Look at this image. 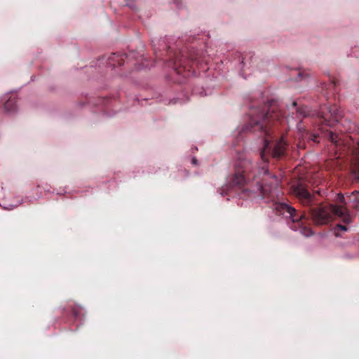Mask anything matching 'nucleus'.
Here are the masks:
<instances>
[{
    "instance_id": "obj_1",
    "label": "nucleus",
    "mask_w": 359,
    "mask_h": 359,
    "mask_svg": "<svg viewBox=\"0 0 359 359\" xmlns=\"http://www.w3.org/2000/svg\"><path fill=\"white\" fill-rule=\"evenodd\" d=\"M312 219L316 225H323L332 221L331 205L320 206L311 211Z\"/></svg>"
},
{
    "instance_id": "obj_2",
    "label": "nucleus",
    "mask_w": 359,
    "mask_h": 359,
    "mask_svg": "<svg viewBox=\"0 0 359 359\" xmlns=\"http://www.w3.org/2000/svg\"><path fill=\"white\" fill-rule=\"evenodd\" d=\"M285 207L287 212L290 214V217L292 219V222L294 223H297V226L296 227L295 230H299L301 233L304 236H309L312 235V231L309 228L304 226V224L302 222V220L306 218L305 215L302 214L299 218H294L296 210L294 208L289 206L287 205H285Z\"/></svg>"
},
{
    "instance_id": "obj_3",
    "label": "nucleus",
    "mask_w": 359,
    "mask_h": 359,
    "mask_svg": "<svg viewBox=\"0 0 359 359\" xmlns=\"http://www.w3.org/2000/svg\"><path fill=\"white\" fill-rule=\"evenodd\" d=\"M332 215H337L341 219L344 223L349 224L352 222V217L350 215L347 209L343 206L331 205Z\"/></svg>"
},
{
    "instance_id": "obj_4",
    "label": "nucleus",
    "mask_w": 359,
    "mask_h": 359,
    "mask_svg": "<svg viewBox=\"0 0 359 359\" xmlns=\"http://www.w3.org/2000/svg\"><path fill=\"white\" fill-rule=\"evenodd\" d=\"M294 193L298 198L301 200H304L306 202H309L311 200V194L302 184H298L294 188Z\"/></svg>"
},
{
    "instance_id": "obj_5",
    "label": "nucleus",
    "mask_w": 359,
    "mask_h": 359,
    "mask_svg": "<svg viewBox=\"0 0 359 359\" xmlns=\"http://www.w3.org/2000/svg\"><path fill=\"white\" fill-rule=\"evenodd\" d=\"M285 145H286V143L285 142V141L283 140H281L279 142H278L274 148V150H273V157H276V158L280 157L284 153Z\"/></svg>"
},
{
    "instance_id": "obj_6",
    "label": "nucleus",
    "mask_w": 359,
    "mask_h": 359,
    "mask_svg": "<svg viewBox=\"0 0 359 359\" xmlns=\"http://www.w3.org/2000/svg\"><path fill=\"white\" fill-rule=\"evenodd\" d=\"M349 198H350V201L353 202V203H359V192L357 191V192H353L350 196H349Z\"/></svg>"
},
{
    "instance_id": "obj_7",
    "label": "nucleus",
    "mask_w": 359,
    "mask_h": 359,
    "mask_svg": "<svg viewBox=\"0 0 359 359\" xmlns=\"http://www.w3.org/2000/svg\"><path fill=\"white\" fill-rule=\"evenodd\" d=\"M338 230L346 231H347V228L345 226H343V225H341V224H338L336 226V229H335V235H336V236H339V233L337 232Z\"/></svg>"
},
{
    "instance_id": "obj_8",
    "label": "nucleus",
    "mask_w": 359,
    "mask_h": 359,
    "mask_svg": "<svg viewBox=\"0 0 359 359\" xmlns=\"http://www.w3.org/2000/svg\"><path fill=\"white\" fill-rule=\"evenodd\" d=\"M244 180V177L242 175H238L236 177V184H240L241 182H243V181Z\"/></svg>"
},
{
    "instance_id": "obj_9",
    "label": "nucleus",
    "mask_w": 359,
    "mask_h": 359,
    "mask_svg": "<svg viewBox=\"0 0 359 359\" xmlns=\"http://www.w3.org/2000/svg\"><path fill=\"white\" fill-rule=\"evenodd\" d=\"M337 201L342 203H346L344 196L342 194H338L337 196Z\"/></svg>"
},
{
    "instance_id": "obj_10",
    "label": "nucleus",
    "mask_w": 359,
    "mask_h": 359,
    "mask_svg": "<svg viewBox=\"0 0 359 359\" xmlns=\"http://www.w3.org/2000/svg\"><path fill=\"white\" fill-rule=\"evenodd\" d=\"M330 137H331V140H332V142H337V135L331 133Z\"/></svg>"
},
{
    "instance_id": "obj_11",
    "label": "nucleus",
    "mask_w": 359,
    "mask_h": 359,
    "mask_svg": "<svg viewBox=\"0 0 359 359\" xmlns=\"http://www.w3.org/2000/svg\"><path fill=\"white\" fill-rule=\"evenodd\" d=\"M269 145V142L267 141L265 142V146H264V150L266 149V148L268 147Z\"/></svg>"
},
{
    "instance_id": "obj_12",
    "label": "nucleus",
    "mask_w": 359,
    "mask_h": 359,
    "mask_svg": "<svg viewBox=\"0 0 359 359\" xmlns=\"http://www.w3.org/2000/svg\"><path fill=\"white\" fill-rule=\"evenodd\" d=\"M264 150L263 151H262V153H261V156H262V159H264Z\"/></svg>"
},
{
    "instance_id": "obj_13",
    "label": "nucleus",
    "mask_w": 359,
    "mask_h": 359,
    "mask_svg": "<svg viewBox=\"0 0 359 359\" xmlns=\"http://www.w3.org/2000/svg\"><path fill=\"white\" fill-rule=\"evenodd\" d=\"M193 163H196V159H195V158H194V159H193Z\"/></svg>"
}]
</instances>
